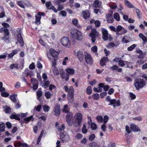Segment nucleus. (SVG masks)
<instances>
[{
	"instance_id": "nucleus-59",
	"label": "nucleus",
	"mask_w": 147,
	"mask_h": 147,
	"mask_svg": "<svg viewBox=\"0 0 147 147\" xmlns=\"http://www.w3.org/2000/svg\"><path fill=\"white\" fill-rule=\"evenodd\" d=\"M104 51L106 56H109L110 54V51L105 48L104 49Z\"/></svg>"
},
{
	"instance_id": "nucleus-48",
	"label": "nucleus",
	"mask_w": 147,
	"mask_h": 147,
	"mask_svg": "<svg viewBox=\"0 0 147 147\" xmlns=\"http://www.w3.org/2000/svg\"><path fill=\"white\" fill-rule=\"evenodd\" d=\"M95 135L94 134H92L89 136L88 139L90 141H92L95 138Z\"/></svg>"
},
{
	"instance_id": "nucleus-38",
	"label": "nucleus",
	"mask_w": 147,
	"mask_h": 147,
	"mask_svg": "<svg viewBox=\"0 0 147 147\" xmlns=\"http://www.w3.org/2000/svg\"><path fill=\"white\" fill-rule=\"evenodd\" d=\"M9 32V30L7 28H6L5 27H2L0 29V33H2L3 32H4V33L5 34H6V33L5 32Z\"/></svg>"
},
{
	"instance_id": "nucleus-39",
	"label": "nucleus",
	"mask_w": 147,
	"mask_h": 147,
	"mask_svg": "<svg viewBox=\"0 0 147 147\" xmlns=\"http://www.w3.org/2000/svg\"><path fill=\"white\" fill-rule=\"evenodd\" d=\"M51 95L50 92L49 91L46 92L45 94V96L47 99H49L50 98Z\"/></svg>"
},
{
	"instance_id": "nucleus-24",
	"label": "nucleus",
	"mask_w": 147,
	"mask_h": 147,
	"mask_svg": "<svg viewBox=\"0 0 147 147\" xmlns=\"http://www.w3.org/2000/svg\"><path fill=\"white\" fill-rule=\"evenodd\" d=\"M73 115L71 112L68 113L66 116V119H71Z\"/></svg>"
},
{
	"instance_id": "nucleus-43",
	"label": "nucleus",
	"mask_w": 147,
	"mask_h": 147,
	"mask_svg": "<svg viewBox=\"0 0 147 147\" xmlns=\"http://www.w3.org/2000/svg\"><path fill=\"white\" fill-rule=\"evenodd\" d=\"M93 99L95 100H98L100 97L99 94L98 93L93 94L92 95Z\"/></svg>"
},
{
	"instance_id": "nucleus-29",
	"label": "nucleus",
	"mask_w": 147,
	"mask_h": 147,
	"mask_svg": "<svg viewBox=\"0 0 147 147\" xmlns=\"http://www.w3.org/2000/svg\"><path fill=\"white\" fill-rule=\"evenodd\" d=\"M66 72L70 75H72L74 74V70L72 69H66Z\"/></svg>"
},
{
	"instance_id": "nucleus-55",
	"label": "nucleus",
	"mask_w": 147,
	"mask_h": 147,
	"mask_svg": "<svg viewBox=\"0 0 147 147\" xmlns=\"http://www.w3.org/2000/svg\"><path fill=\"white\" fill-rule=\"evenodd\" d=\"M123 28L120 25H118L116 28V32H120L123 29Z\"/></svg>"
},
{
	"instance_id": "nucleus-4",
	"label": "nucleus",
	"mask_w": 147,
	"mask_h": 147,
	"mask_svg": "<svg viewBox=\"0 0 147 147\" xmlns=\"http://www.w3.org/2000/svg\"><path fill=\"white\" fill-rule=\"evenodd\" d=\"M98 35V33L95 28H92L91 30V32L89 34V36L91 37L92 42H95L96 40V37Z\"/></svg>"
},
{
	"instance_id": "nucleus-5",
	"label": "nucleus",
	"mask_w": 147,
	"mask_h": 147,
	"mask_svg": "<svg viewBox=\"0 0 147 147\" xmlns=\"http://www.w3.org/2000/svg\"><path fill=\"white\" fill-rule=\"evenodd\" d=\"M61 43L63 46L68 48L70 47L71 46L68 37H64L62 38L61 40Z\"/></svg>"
},
{
	"instance_id": "nucleus-12",
	"label": "nucleus",
	"mask_w": 147,
	"mask_h": 147,
	"mask_svg": "<svg viewBox=\"0 0 147 147\" xmlns=\"http://www.w3.org/2000/svg\"><path fill=\"white\" fill-rule=\"evenodd\" d=\"M109 61L108 57H104L102 58L100 61V65L101 66H103L106 65V63Z\"/></svg>"
},
{
	"instance_id": "nucleus-6",
	"label": "nucleus",
	"mask_w": 147,
	"mask_h": 147,
	"mask_svg": "<svg viewBox=\"0 0 147 147\" xmlns=\"http://www.w3.org/2000/svg\"><path fill=\"white\" fill-rule=\"evenodd\" d=\"M74 94V89L72 86H70L69 88V90L68 92V96L69 99H71L70 102H72L73 101V98Z\"/></svg>"
},
{
	"instance_id": "nucleus-34",
	"label": "nucleus",
	"mask_w": 147,
	"mask_h": 147,
	"mask_svg": "<svg viewBox=\"0 0 147 147\" xmlns=\"http://www.w3.org/2000/svg\"><path fill=\"white\" fill-rule=\"evenodd\" d=\"M44 111L45 112H47L49 111L50 108L49 107L46 105H44L43 107Z\"/></svg>"
},
{
	"instance_id": "nucleus-60",
	"label": "nucleus",
	"mask_w": 147,
	"mask_h": 147,
	"mask_svg": "<svg viewBox=\"0 0 147 147\" xmlns=\"http://www.w3.org/2000/svg\"><path fill=\"white\" fill-rule=\"evenodd\" d=\"M115 46V44L113 42H110L108 43L107 46V47L111 48Z\"/></svg>"
},
{
	"instance_id": "nucleus-41",
	"label": "nucleus",
	"mask_w": 147,
	"mask_h": 147,
	"mask_svg": "<svg viewBox=\"0 0 147 147\" xmlns=\"http://www.w3.org/2000/svg\"><path fill=\"white\" fill-rule=\"evenodd\" d=\"M92 88L90 86H88L87 88L86 91L88 94L89 95L90 94L92 93Z\"/></svg>"
},
{
	"instance_id": "nucleus-40",
	"label": "nucleus",
	"mask_w": 147,
	"mask_h": 147,
	"mask_svg": "<svg viewBox=\"0 0 147 147\" xmlns=\"http://www.w3.org/2000/svg\"><path fill=\"white\" fill-rule=\"evenodd\" d=\"M114 18L117 21L120 20L119 15L118 13H115L114 14Z\"/></svg>"
},
{
	"instance_id": "nucleus-16",
	"label": "nucleus",
	"mask_w": 147,
	"mask_h": 147,
	"mask_svg": "<svg viewBox=\"0 0 147 147\" xmlns=\"http://www.w3.org/2000/svg\"><path fill=\"white\" fill-rule=\"evenodd\" d=\"M115 104H116L117 106H119L120 105L119 100H116L115 99H112L111 100L109 103L108 104V105H111Z\"/></svg>"
},
{
	"instance_id": "nucleus-42",
	"label": "nucleus",
	"mask_w": 147,
	"mask_h": 147,
	"mask_svg": "<svg viewBox=\"0 0 147 147\" xmlns=\"http://www.w3.org/2000/svg\"><path fill=\"white\" fill-rule=\"evenodd\" d=\"M82 132L84 134H86L87 132V130L86 129V126L85 124H84L83 125V127L82 129Z\"/></svg>"
},
{
	"instance_id": "nucleus-44",
	"label": "nucleus",
	"mask_w": 147,
	"mask_h": 147,
	"mask_svg": "<svg viewBox=\"0 0 147 147\" xmlns=\"http://www.w3.org/2000/svg\"><path fill=\"white\" fill-rule=\"evenodd\" d=\"M136 47L135 44H133L127 48V50L129 51H131L133 50Z\"/></svg>"
},
{
	"instance_id": "nucleus-37",
	"label": "nucleus",
	"mask_w": 147,
	"mask_h": 147,
	"mask_svg": "<svg viewBox=\"0 0 147 147\" xmlns=\"http://www.w3.org/2000/svg\"><path fill=\"white\" fill-rule=\"evenodd\" d=\"M127 37L126 36H124L122 38L121 42L123 43H127L129 42V41L127 40Z\"/></svg>"
},
{
	"instance_id": "nucleus-56",
	"label": "nucleus",
	"mask_w": 147,
	"mask_h": 147,
	"mask_svg": "<svg viewBox=\"0 0 147 147\" xmlns=\"http://www.w3.org/2000/svg\"><path fill=\"white\" fill-rule=\"evenodd\" d=\"M129 96L130 97L131 99L133 100L136 98V95L133 94L132 93L130 92L129 93Z\"/></svg>"
},
{
	"instance_id": "nucleus-58",
	"label": "nucleus",
	"mask_w": 147,
	"mask_h": 147,
	"mask_svg": "<svg viewBox=\"0 0 147 147\" xmlns=\"http://www.w3.org/2000/svg\"><path fill=\"white\" fill-rule=\"evenodd\" d=\"M57 8L59 11H60L64 9V6L63 5L60 4L58 5Z\"/></svg>"
},
{
	"instance_id": "nucleus-25",
	"label": "nucleus",
	"mask_w": 147,
	"mask_h": 147,
	"mask_svg": "<svg viewBox=\"0 0 147 147\" xmlns=\"http://www.w3.org/2000/svg\"><path fill=\"white\" fill-rule=\"evenodd\" d=\"M127 63V62L124 61L121 59L120 61L119 62L118 65L120 67H123L125 65V63Z\"/></svg>"
},
{
	"instance_id": "nucleus-30",
	"label": "nucleus",
	"mask_w": 147,
	"mask_h": 147,
	"mask_svg": "<svg viewBox=\"0 0 147 147\" xmlns=\"http://www.w3.org/2000/svg\"><path fill=\"white\" fill-rule=\"evenodd\" d=\"M36 21H35V23L37 25L39 24H40V20L41 18V17L40 16H35Z\"/></svg>"
},
{
	"instance_id": "nucleus-9",
	"label": "nucleus",
	"mask_w": 147,
	"mask_h": 147,
	"mask_svg": "<svg viewBox=\"0 0 147 147\" xmlns=\"http://www.w3.org/2000/svg\"><path fill=\"white\" fill-rule=\"evenodd\" d=\"M60 137L63 142H67L70 139L69 136L65 133H63L60 135Z\"/></svg>"
},
{
	"instance_id": "nucleus-26",
	"label": "nucleus",
	"mask_w": 147,
	"mask_h": 147,
	"mask_svg": "<svg viewBox=\"0 0 147 147\" xmlns=\"http://www.w3.org/2000/svg\"><path fill=\"white\" fill-rule=\"evenodd\" d=\"M4 111L6 113H9L11 111L10 107L7 106H6L3 107Z\"/></svg>"
},
{
	"instance_id": "nucleus-62",
	"label": "nucleus",
	"mask_w": 147,
	"mask_h": 147,
	"mask_svg": "<svg viewBox=\"0 0 147 147\" xmlns=\"http://www.w3.org/2000/svg\"><path fill=\"white\" fill-rule=\"evenodd\" d=\"M121 58L119 57H116L114 58L113 60V61L114 62H118L119 63V62L120 61V60L121 59Z\"/></svg>"
},
{
	"instance_id": "nucleus-33",
	"label": "nucleus",
	"mask_w": 147,
	"mask_h": 147,
	"mask_svg": "<svg viewBox=\"0 0 147 147\" xmlns=\"http://www.w3.org/2000/svg\"><path fill=\"white\" fill-rule=\"evenodd\" d=\"M99 123H102L103 121V117L101 115H98L96 117Z\"/></svg>"
},
{
	"instance_id": "nucleus-2",
	"label": "nucleus",
	"mask_w": 147,
	"mask_h": 147,
	"mask_svg": "<svg viewBox=\"0 0 147 147\" xmlns=\"http://www.w3.org/2000/svg\"><path fill=\"white\" fill-rule=\"evenodd\" d=\"M74 120L73 121V124L75 127L80 126L82 121V115L80 113H76L74 116Z\"/></svg>"
},
{
	"instance_id": "nucleus-14",
	"label": "nucleus",
	"mask_w": 147,
	"mask_h": 147,
	"mask_svg": "<svg viewBox=\"0 0 147 147\" xmlns=\"http://www.w3.org/2000/svg\"><path fill=\"white\" fill-rule=\"evenodd\" d=\"M54 112L55 113V115L56 116H58L60 114V109L59 105H57L55 106Z\"/></svg>"
},
{
	"instance_id": "nucleus-21",
	"label": "nucleus",
	"mask_w": 147,
	"mask_h": 147,
	"mask_svg": "<svg viewBox=\"0 0 147 147\" xmlns=\"http://www.w3.org/2000/svg\"><path fill=\"white\" fill-rule=\"evenodd\" d=\"M124 1L125 5L127 7L129 8H134L135 7L128 1L125 0Z\"/></svg>"
},
{
	"instance_id": "nucleus-63",
	"label": "nucleus",
	"mask_w": 147,
	"mask_h": 147,
	"mask_svg": "<svg viewBox=\"0 0 147 147\" xmlns=\"http://www.w3.org/2000/svg\"><path fill=\"white\" fill-rule=\"evenodd\" d=\"M133 119L135 121H141L142 120V118L141 116H138L133 118Z\"/></svg>"
},
{
	"instance_id": "nucleus-53",
	"label": "nucleus",
	"mask_w": 147,
	"mask_h": 147,
	"mask_svg": "<svg viewBox=\"0 0 147 147\" xmlns=\"http://www.w3.org/2000/svg\"><path fill=\"white\" fill-rule=\"evenodd\" d=\"M135 9L136 12L137 13L138 18H140L141 14L140 10L137 8H135Z\"/></svg>"
},
{
	"instance_id": "nucleus-31",
	"label": "nucleus",
	"mask_w": 147,
	"mask_h": 147,
	"mask_svg": "<svg viewBox=\"0 0 147 147\" xmlns=\"http://www.w3.org/2000/svg\"><path fill=\"white\" fill-rule=\"evenodd\" d=\"M31 72V70H29L28 69H26L23 72V75L25 76L26 77L29 76V74Z\"/></svg>"
},
{
	"instance_id": "nucleus-47",
	"label": "nucleus",
	"mask_w": 147,
	"mask_h": 147,
	"mask_svg": "<svg viewBox=\"0 0 147 147\" xmlns=\"http://www.w3.org/2000/svg\"><path fill=\"white\" fill-rule=\"evenodd\" d=\"M44 87L45 88H46L49 86L50 84L49 82V81L44 80Z\"/></svg>"
},
{
	"instance_id": "nucleus-49",
	"label": "nucleus",
	"mask_w": 147,
	"mask_h": 147,
	"mask_svg": "<svg viewBox=\"0 0 147 147\" xmlns=\"http://www.w3.org/2000/svg\"><path fill=\"white\" fill-rule=\"evenodd\" d=\"M75 138L78 139H81L82 138V135L79 133H77L75 136Z\"/></svg>"
},
{
	"instance_id": "nucleus-13",
	"label": "nucleus",
	"mask_w": 147,
	"mask_h": 147,
	"mask_svg": "<svg viewBox=\"0 0 147 147\" xmlns=\"http://www.w3.org/2000/svg\"><path fill=\"white\" fill-rule=\"evenodd\" d=\"M77 56L80 62H82L84 58V56L83 52L81 51H78L77 53Z\"/></svg>"
},
{
	"instance_id": "nucleus-1",
	"label": "nucleus",
	"mask_w": 147,
	"mask_h": 147,
	"mask_svg": "<svg viewBox=\"0 0 147 147\" xmlns=\"http://www.w3.org/2000/svg\"><path fill=\"white\" fill-rule=\"evenodd\" d=\"M72 38L77 40H81L83 38L81 32L76 29H73L71 31Z\"/></svg>"
},
{
	"instance_id": "nucleus-54",
	"label": "nucleus",
	"mask_w": 147,
	"mask_h": 147,
	"mask_svg": "<svg viewBox=\"0 0 147 147\" xmlns=\"http://www.w3.org/2000/svg\"><path fill=\"white\" fill-rule=\"evenodd\" d=\"M98 145L97 144L94 142L90 143L89 144V146L90 147H96V146Z\"/></svg>"
},
{
	"instance_id": "nucleus-27",
	"label": "nucleus",
	"mask_w": 147,
	"mask_h": 147,
	"mask_svg": "<svg viewBox=\"0 0 147 147\" xmlns=\"http://www.w3.org/2000/svg\"><path fill=\"white\" fill-rule=\"evenodd\" d=\"M11 119H15L16 120H20V118L16 114H12L11 115L10 117Z\"/></svg>"
},
{
	"instance_id": "nucleus-11",
	"label": "nucleus",
	"mask_w": 147,
	"mask_h": 147,
	"mask_svg": "<svg viewBox=\"0 0 147 147\" xmlns=\"http://www.w3.org/2000/svg\"><path fill=\"white\" fill-rule=\"evenodd\" d=\"M17 36V40L18 42L20 43L21 46L23 47L24 45V42L21 34L19 33L18 34Z\"/></svg>"
},
{
	"instance_id": "nucleus-28",
	"label": "nucleus",
	"mask_w": 147,
	"mask_h": 147,
	"mask_svg": "<svg viewBox=\"0 0 147 147\" xmlns=\"http://www.w3.org/2000/svg\"><path fill=\"white\" fill-rule=\"evenodd\" d=\"M43 134H44V131L43 130H42L41 131L40 133L38 138L37 141V144H39V143L40 142V141L41 138H42V136Z\"/></svg>"
},
{
	"instance_id": "nucleus-19",
	"label": "nucleus",
	"mask_w": 147,
	"mask_h": 147,
	"mask_svg": "<svg viewBox=\"0 0 147 147\" xmlns=\"http://www.w3.org/2000/svg\"><path fill=\"white\" fill-rule=\"evenodd\" d=\"M34 119L33 118V115H31L29 117H26L23 119L22 122L27 123L30 121H33Z\"/></svg>"
},
{
	"instance_id": "nucleus-7",
	"label": "nucleus",
	"mask_w": 147,
	"mask_h": 147,
	"mask_svg": "<svg viewBox=\"0 0 147 147\" xmlns=\"http://www.w3.org/2000/svg\"><path fill=\"white\" fill-rule=\"evenodd\" d=\"M85 61L88 64L92 65L93 63V59L89 54L85 53Z\"/></svg>"
},
{
	"instance_id": "nucleus-64",
	"label": "nucleus",
	"mask_w": 147,
	"mask_h": 147,
	"mask_svg": "<svg viewBox=\"0 0 147 147\" xmlns=\"http://www.w3.org/2000/svg\"><path fill=\"white\" fill-rule=\"evenodd\" d=\"M22 143L20 141L14 144V146L15 147H18L21 146Z\"/></svg>"
},
{
	"instance_id": "nucleus-8",
	"label": "nucleus",
	"mask_w": 147,
	"mask_h": 147,
	"mask_svg": "<svg viewBox=\"0 0 147 147\" xmlns=\"http://www.w3.org/2000/svg\"><path fill=\"white\" fill-rule=\"evenodd\" d=\"M101 32L102 34V38L105 41L108 40V33L107 30L104 28L101 29Z\"/></svg>"
},
{
	"instance_id": "nucleus-46",
	"label": "nucleus",
	"mask_w": 147,
	"mask_h": 147,
	"mask_svg": "<svg viewBox=\"0 0 147 147\" xmlns=\"http://www.w3.org/2000/svg\"><path fill=\"white\" fill-rule=\"evenodd\" d=\"M91 127L92 129L95 130L97 128V125L94 123H93L91 124Z\"/></svg>"
},
{
	"instance_id": "nucleus-17",
	"label": "nucleus",
	"mask_w": 147,
	"mask_h": 147,
	"mask_svg": "<svg viewBox=\"0 0 147 147\" xmlns=\"http://www.w3.org/2000/svg\"><path fill=\"white\" fill-rule=\"evenodd\" d=\"M102 2L98 0H95L93 3L94 7L95 8H100L102 6Z\"/></svg>"
},
{
	"instance_id": "nucleus-3",
	"label": "nucleus",
	"mask_w": 147,
	"mask_h": 147,
	"mask_svg": "<svg viewBox=\"0 0 147 147\" xmlns=\"http://www.w3.org/2000/svg\"><path fill=\"white\" fill-rule=\"evenodd\" d=\"M134 84L136 90H138L140 88L143 87L145 85V84L144 80L142 78H140L136 79L134 81Z\"/></svg>"
},
{
	"instance_id": "nucleus-18",
	"label": "nucleus",
	"mask_w": 147,
	"mask_h": 147,
	"mask_svg": "<svg viewBox=\"0 0 147 147\" xmlns=\"http://www.w3.org/2000/svg\"><path fill=\"white\" fill-rule=\"evenodd\" d=\"M130 128L134 131L138 132L140 131V130L138 127L134 124H131Z\"/></svg>"
},
{
	"instance_id": "nucleus-35",
	"label": "nucleus",
	"mask_w": 147,
	"mask_h": 147,
	"mask_svg": "<svg viewBox=\"0 0 147 147\" xmlns=\"http://www.w3.org/2000/svg\"><path fill=\"white\" fill-rule=\"evenodd\" d=\"M41 60V59L40 58V59H38V60L37 63V67L38 69H41L42 68V65L40 62V61Z\"/></svg>"
},
{
	"instance_id": "nucleus-22",
	"label": "nucleus",
	"mask_w": 147,
	"mask_h": 147,
	"mask_svg": "<svg viewBox=\"0 0 147 147\" xmlns=\"http://www.w3.org/2000/svg\"><path fill=\"white\" fill-rule=\"evenodd\" d=\"M82 14L83 17L84 19H88L89 17V13L88 11L83 12Z\"/></svg>"
},
{
	"instance_id": "nucleus-20",
	"label": "nucleus",
	"mask_w": 147,
	"mask_h": 147,
	"mask_svg": "<svg viewBox=\"0 0 147 147\" xmlns=\"http://www.w3.org/2000/svg\"><path fill=\"white\" fill-rule=\"evenodd\" d=\"M140 38L142 39L143 41V44H145L147 41V38L142 33H140L139 34Z\"/></svg>"
},
{
	"instance_id": "nucleus-51",
	"label": "nucleus",
	"mask_w": 147,
	"mask_h": 147,
	"mask_svg": "<svg viewBox=\"0 0 147 147\" xmlns=\"http://www.w3.org/2000/svg\"><path fill=\"white\" fill-rule=\"evenodd\" d=\"M1 95L4 97H7L9 96V94L6 92H3L1 93Z\"/></svg>"
},
{
	"instance_id": "nucleus-45",
	"label": "nucleus",
	"mask_w": 147,
	"mask_h": 147,
	"mask_svg": "<svg viewBox=\"0 0 147 147\" xmlns=\"http://www.w3.org/2000/svg\"><path fill=\"white\" fill-rule=\"evenodd\" d=\"M31 83L32 84H38V82L37 80L34 78H32L31 79Z\"/></svg>"
},
{
	"instance_id": "nucleus-10",
	"label": "nucleus",
	"mask_w": 147,
	"mask_h": 147,
	"mask_svg": "<svg viewBox=\"0 0 147 147\" xmlns=\"http://www.w3.org/2000/svg\"><path fill=\"white\" fill-rule=\"evenodd\" d=\"M5 32L6 34H4L3 37H2L1 39L4 41L5 42L8 43L9 42V32L8 31L6 32Z\"/></svg>"
},
{
	"instance_id": "nucleus-23",
	"label": "nucleus",
	"mask_w": 147,
	"mask_h": 147,
	"mask_svg": "<svg viewBox=\"0 0 147 147\" xmlns=\"http://www.w3.org/2000/svg\"><path fill=\"white\" fill-rule=\"evenodd\" d=\"M16 97L17 95L16 94H13L10 95V98L11 100L14 103H16L17 102L16 99Z\"/></svg>"
},
{
	"instance_id": "nucleus-50",
	"label": "nucleus",
	"mask_w": 147,
	"mask_h": 147,
	"mask_svg": "<svg viewBox=\"0 0 147 147\" xmlns=\"http://www.w3.org/2000/svg\"><path fill=\"white\" fill-rule=\"evenodd\" d=\"M108 119V116L107 115H105L104 117V119H103V123L106 124L107 122Z\"/></svg>"
},
{
	"instance_id": "nucleus-15",
	"label": "nucleus",
	"mask_w": 147,
	"mask_h": 147,
	"mask_svg": "<svg viewBox=\"0 0 147 147\" xmlns=\"http://www.w3.org/2000/svg\"><path fill=\"white\" fill-rule=\"evenodd\" d=\"M50 52H51V53L52 55L53 58H56L57 59L59 55L58 53L57 52L53 49H50Z\"/></svg>"
},
{
	"instance_id": "nucleus-52",
	"label": "nucleus",
	"mask_w": 147,
	"mask_h": 147,
	"mask_svg": "<svg viewBox=\"0 0 147 147\" xmlns=\"http://www.w3.org/2000/svg\"><path fill=\"white\" fill-rule=\"evenodd\" d=\"M17 4L22 8H24V6L22 2L21 1H18L17 2Z\"/></svg>"
},
{
	"instance_id": "nucleus-61",
	"label": "nucleus",
	"mask_w": 147,
	"mask_h": 147,
	"mask_svg": "<svg viewBox=\"0 0 147 147\" xmlns=\"http://www.w3.org/2000/svg\"><path fill=\"white\" fill-rule=\"evenodd\" d=\"M106 124L103 123L101 126V129L103 131H106Z\"/></svg>"
},
{
	"instance_id": "nucleus-32",
	"label": "nucleus",
	"mask_w": 147,
	"mask_h": 147,
	"mask_svg": "<svg viewBox=\"0 0 147 147\" xmlns=\"http://www.w3.org/2000/svg\"><path fill=\"white\" fill-rule=\"evenodd\" d=\"M37 97V99L39 100H40V98L42 96V92L40 90H38L36 93Z\"/></svg>"
},
{
	"instance_id": "nucleus-57",
	"label": "nucleus",
	"mask_w": 147,
	"mask_h": 147,
	"mask_svg": "<svg viewBox=\"0 0 147 147\" xmlns=\"http://www.w3.org/2000/svg\"><path fill=\"white\" fill-rule=\"evenodd\" d=\"M53 72L55 75H57L59 74V70L57 68H55L53 69Z\"/></svg>"
},
{
	"instance_id": "nucleus-36",
	"label": "nucleus",
	"mask_w": 147,
	"mask_h": 147,
	"mask_svg": "<svg viewBox=\"0 0 147 147\" xmlns=\"http://www.w3.org/2000/svg\"><path fill=\"white\" fill-rule=\"evenodd\" d=\"M145 62L144 59H141L137 61L136 64L138 65H140L143 64Z\"/></svg>"
}]
</instances>
